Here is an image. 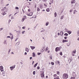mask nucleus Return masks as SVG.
Masks as SVG:
<instances>
[{
	"mask_svg": "<svg viewBox=\"0 0 79 79\" xmlns=\"http://www.w3.org/2000/svg\"><path fill=\"white\" fill-rule=\"evenodd\" d=\"M68 77V75L66 73H64L63 75V79H67Z\"/></svg>",
	"mask_w": 79,
	"mask_h": 79,
	"instance_id": "1",
	"label": "nucleus"
},
{
	"mask_svg": "<svg viewBox=\"0 0 79 79\" xmlns=\"http://www.w3.org/2000/svg\"><path fill=\"white\" fill-rule=\"evenodd\" d=\"M26 19V16H24L23 18L22 19V22H24V20H25V19Z\"/></svg>",
	"mask_w": 79,
	"mask_h": 79,
	"instance_id": "2",
	"label": "nucleus"
},
{
	"mask_svg": "<svg viewBox=\"0 0 79 79\" xmlns=\"http://www.w3.org/2000/svg\"><path fill=\"white\" fill-rule=\"evenodd\" d=\"M40 76L41 77H44V72H43L41 73L40 74Z\"/></svg>",
	"mask_w": 79,
	"mask_h": 79,
	"instance_id": "3",
	"label": "nucleus"
},
{
	"mask_svg": "<svg viewBox=\"0 0 79 79\" xmlns=\"http://www.w3.org/2000/svg\"><path fill=\"white\" fill-rule=\"evenodd\" d=\"M32 15H33V13L32 12H30L29 14H27V15L29 16H32Z\"/></svg>",
	"mask_w": 79,
	"mask_h": 79,
	"instance_id": "4",
	"label": "nucleus"
},
{
	"mask_svg": "<svg viewBox=\"0 0 79 79\" xmlns=\"http://www.w3.org/2000/svg\"><path fill=\"white\" fill-rule=\"evenodd\" d=\"M58 51H60V49H59V47L56 48V52H58Z\"/></svg>",
	"mask_w": 79,
	"mask_h": 79,
	"instance_id": "5",
	"label": "nucleus"
},
{
	"mask_svg": "<svg viewBox=\"0 0 79 79\" xmlns=\"http://www.w3.org/2000/svg\"><path fill=\"white\" fill-rule=\"evenodd\" d=\"M25 51L27 52H28L29 51V49L28 48H25Z\"/></svg>",
	"mask_w": 79,
	"mask_h": 79,
	"instance_id": "6",
	"label": "nucleus"
},
{
	"mask_svg": "<svg viewBox=\"0 0 79 79\" xmlns=\"http://www.w3.org/2000/svg\"><path fill=\"white\" fill-rule=\"evenodd\" d=\"M76 1L75 0H72L71 2V3H75Z\"/></svg>",
	"mask_w": 79,
	"mask_h": 79,
	"instance_id": "7",
	"label": "nucleus"
},
{
	"mask_svg": "<svg viewBox=\"0 0 79 79\" xmlns=\"http://www.w3.org/2000/svg\"><path fill=\"white\" fill-rule=\"evenodd\" d=\"M30 48H31V49H32V50H33V49H34L35 48V46H30Z\"/></svg>",
	"mask_w": 79,
	"mask_h": 79,
	"instance_id": "8",
	"label": "nucleus"
},
{
	"mask_svg": "<svg viewBox=\"0 0 79 79\" xmlns=\"http://www.w3.org/2000/svg\"><path fill=\"white\" fill-rule=\"evenodd\" d=\"M0 68H1L0 69V70L1 71V72H2V71H4V70L3 69V67H0Z\"/></svg>",
	"mask_w": 79,
	"mask_h": 79,
	"instance_id": "9",
	"label": "nucleus"
},
{
	"mask_svg": "<svg viewBox=\"0 0 79 79\" xmlns=\"http://www.w3.org/2000/svg\"><path fill=\"white\" fill-rule=\"evenodd\" d=\"M72 60H73V59H72V57H71L69 58V59L68 60L69 61H70L71 62Z\"/></svg>",
	"mask_w": 79,
	"mask_h": 79,
	"instance_id": "10",
	"label": "nucleus"
},
{
	"mask_svg": "<svg viewBox=\"0 0 79 79\" xmlns=\"http://www.w3.org/2000/svg\"><path fill=\"white\" fill-rule=\"evenodd\" d=\"M5 45H7V43H6V40H5L3 43Z\"/></svg>",
	"mask_w": 79,
	"mask_h": 79,
	"instance_id": "11",
	"label": "nucleus"
},
{
	"mask_svg": "<svg viewBox=\"0 0 79 79\" xmlns=\"http://www.w3.org/2000/svg\"><path fill=\"white\" fill-rule=\"evenodd\" d=\"M68 42V40H64L62 41V42H63V43H64V42Z\"/></svg>",
	"mask_w": 79,
	"mask_h": 79,
	"instance_id": "12",
	"label": "nucleus"
},
{
	"mask_svg": "<svg viewBox=\"0 0 79 79\" xmlns=\"http://www.w3.org/2000/svg\"><path fill=\"white\" fill-rule=\"evenodd\" d=\"M38 64V62H37L36 64H35L34 65V68H35L36 66H37V65Z\"/></svg>",
	"mask_w": 79,
	"mask_h": 79,
	"instance_id": "13",
	"label": "nucleus"
},
{
	"mask_svg": "<svg viewBox=\"0 0 79 79\" xmlns=\"http://www.w3.org/2000/svg\"><path fill=\"white\" fill-rule=\"evenodd\" d=\"M60 35H63V32L62 31H61L60 32Z\"/></svg>",
	"mask_w": 79,
	"mask_h": 79,
	"instance_id": "14",
	"label": "nucleus"
},
{
	"mask_svg": "<svg viewBox=\"0 0 79 79\" xmlns=\"http://www.w3.org/2000/svg\"><path fill=\"white\" fill-rule=\"evenodd\" d=\"M49 24V22H47L46 23V26H48V25Z\"/></svg>",
	"mask_w": 79,
	"mask_h": 79,
	"instance_id": "15",
	"label": "nucleus"
},
{
	"mask_svg": "<svg viewBox=\"0 0 79 79\" xmlns=\"http://www.w3.org/2000/svg\"><path fill=\"white\" fill-rule=\"evenodd\" d=\"M46 10L47 12H49L50 11V9L49 8H47Z\"/></svg>",
	"mask_w": 79,
	"mask_h": 79,
	"instance_id": "16",
	"label": "nucleus"
},
{
	"mask_svg": "<svg viewBox=\"0 0 79 79\" xmlns=\"http://www.w3.org/2000/svg\"><path fill=\"white\" fill-rule=\"evenodd\" d=\"M45 49V47H44L42 48V50L43 51H44Z\"/></svg>",
	"mask_w": 79,
	"mask_h": 79,
	"instance_id": "17",
	"label": "nucleus"
},
{
	"mask_svg": "<svg viewBox=\"0 0 79 79\" xmlns=\"http://www.w3.org/2000/svg\"><path fill=\"white\" fill-rule=\"evenodd\" d=\"M46 30L45 29H43L41 31V32H45V31Z\"/></svg>",
	"mask_w": 79,
	"mask_h": 79,
	"instance_id": "18",
	"label": "nucleus"
},
{
	"mask_svg": "<svg viewBox=\"0 0 79 79\" xmlns=\"http://www.w3.org/2000/svg\"><path fill=\"white\" fill-rule=\"evenodd\" d=\"M54 15H55V17H56V16H57V14H56V12H55L54 13Z\"/></svg>",
	"mask_w": 79,
	"mask_h": 79,
	"instance_id": "19",
	"label": "nucleus"
},
{
	"mask_svg": "<svg viewBox=\"0 0 79 79\" xmlns=\"http://www.w3.org/2000/svg\"><path fill=\"white\" fill-rule=\"evenodd\" d=\"M64 35L65 36H68V34L67 33H65L64 34Z\"/></svg>",
	"mask_w": 79,
	"mask_h": 79,
	"instance_id": "20",
	"label": "nucleus"
},
{
	"mask_svg": "<svg viewBox=\"0 0 79 79\" xmlns=\"http://www.w3.org/2000/svg\"><path fill=\"white\" fill-rule=\"evenodd\" d=\"M49 1L51 3H53V0H49Z\"/></svg>",
	"mask_w": 79,
	"mask_h": 79,
	"instance_id": "21",
	"label": "nucleus"
},
{
	"mask_svg": "<svg viewBox=\"0 0 79 79\" xmlns=\"http://www.w3.org/2000/svg\"><path fill=\"white\" fill-rule=\"evenodd\" d=\"M68 33L69 34H71V32L70 31H68Z\"/></svg>",
	"mask_w": 79,
	"mask_h": 79,
	"instance_id": "22",
	"label": "nucleus"
},
{
	"mask_svg": "<svg viewBox=\"0 0 79 79\" xmlns=\"http://www.w3.org/2000/svg\"><path fill=\"white\" fill-rule=\"evenodd\" d=\"M10 70H11V71H12V70H13V67H10Z\"/></svg>",
	"mask_w": 79,
	"mask_h": 79,
	"instance_id": "23",
	"label": "nucleus"
},
{
	"mask_svg": "<svg viewBox=\"0 0 79 79\" xmlns=\"http://www.w3.org/2000/svg\"><path fill=\"white\" fill-rule=\"evenodd\" d=\"M15 19V18H14V17H13V16H12L11 17V19Z\"/></svg>",
	"mask_w": 79,
	"mask_h": 79,
	"instance_id": "24",
	"label": "nucleus"
},
{
	"mask_svg": "<svg viewBox=\"0 0 79 79\" xmlns=\"http://www.w3.org/2000/svg\"><path fill=\"white\" fill-rule=\"evenodd\" d=\"M54 79H60L59 77H56L54 78Z\"/></svg>",
	"mask_w": 79,
	"mask_h": 79,
	"instance_id": "25",
	"label": "nucleus"
},
{
	"mask_svg": "<svg viewBox=\"0 0 79 79\" xmlns=\"http://www.w3.org/2000/svg\"><path fill=\"white\" fill-rule=\"evenodd\" d=\"M33 74L34 75H35V71H34L33 72Z\"/></svg>",
	"mask_w": 79,
	"mask_h": 79,
	"instance_id": "26",
	"label": "nucleus"
},
{
	"mask_svg": "<svg viewBox=\"0 0 79 79\" xmlns=\"http://www.w3.org/2000/svg\"><path fill=\"white\" fill-rule=\"evenodd\" d=\"M63 18H64V17H63V16H61V17H60V19H63Z\"/></svg>",
	"mask_w": 79,
	"mask_h": 79,
	"instance_id": "27",
	"label": "nucleus"
},
{
	"mask_svg": "<svg viewBox=\"0 0 79 79\" xmlns=\"http://www.w3.org/2000/svg\"><path fill=\"white\" fill-rule=\"evenodd\" d=\"M10 21H11V20L10 19H9L8 21L9 24H10Z\"/></svg>",
	"mask_w": 79,
	"mask_h": 79,
	"instance_id": "28",
	"label": "nucleus"
},
{
	"mask_svg": "<svg viewBox=\"0 0 79 79\" xmlns=\"http://www.w3.org/2000/svg\"><path fill=\"white\" fill-rule=\"evenodd\" d=\"M70 42L69 43H68V44L67 45V46H68V47H69V45H70Z\"/></svg>",
	"mask_w": 79,
	"mask_h": 79,
	"instance_id": "29",
	"label": "nucleus"
},
{
	"mask_svg": "<svg viewBox=\"0 0 79 79\" xmlns=\"http://www.w3.org/2000/svg\"><path fill=\"white\" fill-rule=\"evenodd\" d=\"M3 28L2 27V28H0V31H2V30H3Z\"/></svg>",
	"mask_w": 79,
	"mask_h": 79,
	"instance_id": "30",
	"label": "nucleus"
},
{
	"mask_svg": "<svg viewBox=\"0 0 79 79\" xmlns=\"http://www.w3.org/2000/svg\"><path fill=\"white\" fill-rule=\"evenodd\" d=\"M74 12L73 13V14H75L76 13V12H75V11H76V12H77V11H76V10H74Z\"/></svg>",
	"mask_w": 79,
	"mask_h": 79,
	"instance_id": "31",
	"label": "nucleus"
},
{
	"mask_svg": "<svg viewBox=\"0 0 79 79\" xmlns=\"http://www.w3.org/2000/svg\"><path fill=\"white\" fill-rule=\"evenodd\" d=\"M1 4H3V3H4V2H3V1H1Z\"/></svg>",
	"mask_w": 79,
	"mask_h": 79,
	"instance_id": "32",
	"label": "nucleus"
},
{
	"mask_svg": "<svg viewBox=\"0 0 79 79\" xmlns=\"http://www.w3.org/2000/svg\"><path fill=\"white\" fill-rule=\"evenodd\" d=\"M37 11H40V9H39V8L38 7V8H37Z\"/></svg>",
	"mask_w": 79,
	"mask_h": 79,
	"instance_id": "33",
	"label": "nucleus"
},
{
	"mask_svg": "<svg viewBox=\"0 0 79 79\" xmlns=\"http://www.w3.org/2000/svg\"><path fill=\"white\" fill-rule=\"evenodd\" d=\"M22 29H26V27H22Z\"/></svg>",
	"mask_w": 79,
	"mask_h": 79,
	"instance_id": "34",
	"label": "nucleus"
},
{
	"mask_svg": "<svg viewBox=\"0 0 79 79\" xmlns=\"http://www.w3.org/2000/svg\"><path fill=\"white\" fill-rule=\"evenodd\" d=\"M11 39H13V36H12L11 38H10Z\"/></svg>",
	"mask_w": 79,
	"mask_h": 79,
	"instance_id": "35",
	"label": "nucleus"
},
{
	"mask_svg": "<svg viewBox=\"0 0 79 79\" xmlns=\"http://www.w3.org/2000/svg\"><path fill=\"white\" fill-rule=\"evenodd\" d=\"M56 62H57V63H58V64H60V61H57Z\"/></svg>",
	"mask_w": 79,
	"mask_h": 79,
	"instance_id": "36",
	"label": "nucleus"
},
{
	"mask_svg": "<svg viewBox=\"0 0 79 79\" xmlns=\"http://www.w3.org/2000/svg\"><path fill=\"white\" fill-rule=\"evenodd\" d=\"M51 64H52V65H54V63L53 62H52Z\"/></svg>",
	"mask_w": 79,
	"mask_h": 79,
	"instance_id": "37",
	"label": "nucleus"
},
{
	"mask_svg": "<svg viewBox=\"0 0 79 79\" xmlns=\"http://www.w3.org/2000/svg\"><path fill=\"white\" fill-rule=\"evenodd\" d=\"M25 32V31H23L22 32V34H24V33Z\"/></svg>",
	"mask_w": 79,
	"mask_h": 79,
	"instance_id": "38",
	"label": "nucleus"
},
{
	"mask_svg": "<svg viewBox=\"0 0 79 79\" xmlns=\"http://www.w3.org/2000/svg\"><path fill=\"white\" fill-rule=\"evenodd\" d=\"M50 57L51 59L52 60V56H50Z\"/></svg>",
	"mask_w": 79,
	"mask_h": 79,
	"instance_id": "39",
	"label": "nucleus"
},
{
	"mask_svg": "<svg viewBox=\"0 0 79 79\" xmlns=\"http://www.w3.org/2000/svg\"><path fill=\"white\" fill-rule=\"evenodd\" d=\"M15 9H16V10H19V8H18V7H16L15 8Z\"/></svg>",
	"mask_w": 79,
	"mask_h": 79,
	"instance_id": "40",
	"label": "nucleus"
},
{
	"mask_svg": "<svg viewBox=\"0 0 79 79\" xmlns=\"http://www.w3.org/2000/svg\"><path fill=\"white\" fill-rule=\"evenodd\" d=\"M41 54V53H40V52H38V55H40Z\"/></svg>",
	"mask_w": 79,
	"mask_h": 79,
	"instance_id": "41",
	"label": "nucleus"
},
{
	"mask_svg": "<svg viewBox=\"0 0 79 79\" xmlns=\"http://www.w3.org/2000/svg\"><path fill=\"white\" fill-rule=\"evenodd\" d=\"M60 55H62L63 54H62V52H60Z\"/></svg>",
	"mask_w": 79,
	"mask_h": 79,
	"instance_id": "42",
	"label": "nucleus"
},
{
	"mask_svg": "<svg viewBox=\"0 0 79 79\" xmlns=\"http://www.w3.org/2000/svg\"><path fill=\"white\" fill-rule=\"evenodd\" d=\"M57 76V75H56V74H55L53 76H54V77H56Z\"/></svg>",
	"mask_w": 79,
	"mask_h": 79,
	"instance_id": "43",
	"label": "nucleus"
},
{
	"mask_svg": "<svg viewBox=\"0 0 79 79\" xmlns=\"http://www.w3.org/2000/svg\"><path fill=\"white\" fill-rule=\"evenodd\" d=\"M15 65H14V66H12V68H13V69H14V68H15Z\"/></svg>",
	"mask_w": 79,
	"mask_h": 79,
	"instance_id": "44",
	"label": "nucleus"
},
{
	"mask_svg": "<svg viewBox=\"0 0 79 79\" xmlns=\"http://www.w3.org/2000/svg\"><path fill=\"white\" fill-rule=\"evenodd\" d=\"M67 37H66V36H65V37H64V39H67Z\"/></svg>",
	"mask_w": 79,
	"mask_h": 79,
	"instance_id": "45",
	"label": "nucleus"
},
{
	"mask_svg": "<svg viewBox=\"0 0 79 79\" xmlns=\"http://www.w3.org/2000/svg\"><path fill=\"white\" fill-rule=\"evenodd\" d=\"M5 74V72H3L2 74Z\"/></svg>",
	"mask_w": 79,
	"mask_h": 79,
	"instance_id": "46",
	"label": "nucleus"
},
{
	"mask_svg": "<svg viewBox=\"0 0 79 79\" xmlns=\"http://www.w3.org/2000/svg\"><path fill=\"white\" fill-rule=\"evenodd\" d=\"M48 50V47H47L46 49V50Z\"/></svg>",
	"mask_w": 79,
	"mask_h": 79,
	"instance_id": "47",
	"label": "nucleus"
},
{
	"mask_svg": "<svg viewBox=\"0 0 79 79\" xmlns=\"http://www.w3.org/2000/svg\"><path fill=\"white\" fill-rule=\"evenodd\" d=\"M40 69V67H39V66L37 68V69Z\"/></svg>",
	"mask_w": 79,
	"mask_h": 79,
	"instance_id": "48",
	"label": "nucleus"
},
{
	"mask_svg": "<svg viewBox=\"0 0 79 79\" xmlns=\"http://www.w3.org/2000/svg\"><path fill=\"white\" fill-rule=\"evenodd\" d=\"M5 10V9L3 8L1 9V11H4Z\"/></svg>",
	"mask_w": 79,
	"mask_h": 79,
	"instance_id": "49",
	"label": "nucleus"
},
{
	"mask_svg": "<svg viewBox=\"0 0 79 79\" xmlns=\"http://www.w3.org/2000/svg\"><path fill=\"white\" fill-rule=\"evenodd\" d=\"M65 30L66 31H68V29H67V28H66L65 29Z\"/></svg>",
	"mask_w": 79,
	"mask_h": 79,
	"instance_id": "50",
	"label": "nucleus"
},
{
	"mask_svg": "<svg viewBox=\"0 0 79 79\" xmlns=\"http://www.w3.org/2000/svg\"><path fill=\"white\" fill-rule=\"evenodd\" d=\"M76 50L75 51H73L72 52V53H76Z\"/></svg>",
	"mask_w": 79,
	"mask_h": 79,
	"instance_id": "51",
	"label": "nucleus"
},
{
	"mask_svg": "<svg viewBox=\"0 0 79 79\" xmlns=\"http://www.w3.org/2000/svg\"><path fill=\"white\" fill-rule=\"evenodd\" d=\"M18 38H17L15 39V41H17L18 40Z\"/></svg>",
	"mask_w": 79,
	"mask_h": 79,
	"instance_id": "52",
	"label": "nucleus"
},
{
	"mask_svg": "<svg viewBox=\"0 0 79 79\" xmlns=\"http://www.w3.org/2000/svg\"><path fill=\"white\" fill-rule=\"evenodd\" d=\"M27 55V52H25L24 53V55Z\"/></svg>",
	"mask_w": 79,
	"mask_h": 79,
	"instance_id": "53",
	"label": "nucleus"
},
{
	"mask_svg": "<svg viewBox=\"0 0 79 79\" xmlns=\"http://www.w3.org/2000/svg\"><path fill=\"white\" fill-rule=\"evenodd\" d=\"M77 35H79V31H78V32H77Z\"/></svg>",
	"mask_w": 79,
	"mask_h": 79,
	"instance_id": "54",
	"label": "nucleus"
},
{
	"mask_svg": "<svg viewBox=\"0 0 79 79\" xmlns=\"http://www.w3.org/2000/svg\"><path fill=\"white\" fill-rule=\"evenodd\" d=\"M18 13H19V12H16L15 14L16 15L17 14H18Z\"/></svg>",
	"mask_w": 79,
	"mask_h": 79,
	"instance_id": "55",
	"label": "nucleus"
},
{
	"mask_svg": "<svg viewBox=\"0 0 79 79\" xmlns=\"http://www.w3.org/2000/svg\"><path fill=\"white\" fill-rule=\"evenodd\" d=\"M61 48H62V47H59V50H60V49H61Z\"/></svg>",
	"mask_w": 79,
	"mask_h": 79,
	"instance_id": "56",
	"label": "nucleus"
},
{
	"mask_svg": "<svg viewBox=\"0 0 79 79\" xmlns=\"http://www.w3.org/2000/svg\"><path fill=\"white\" fill-rule=\"evenodd\" d=\"M73 11L72 10H70L69 11V12H70V13H71V12H72Z\"/></svg>",
	"mask_w": 79,
	"mask_h": 79,
	"instance_id": "57",
	"label": "nucleus"
},
{
	"mask_svg": "<svg viewBox=\"0 0 79 79\" xmlns=\"http://www.w3.org/2000/svg\"><path fill=\"white\" fill-rule=\"evenodd\" d=\"M7 38H10V36H7Z\"/></svg>",
	"mask_w": 79,
	"mask_h": 79,
	"instance_id": "58",
	"label": "nucleus"
},
{
	"mask_svg": "<svg viewBox=\"0 0 79 79\" xmlns=\"http://www.w3.org/2000/svg\"><path fill=\"white\" fill-rule=\"evenodd\" d=\"M10 35H12V36H13V34L10 33Z\"/></svg>",
	"mask_w": 79,
	"mask_h": 79,
	"instance_id": "59",
	"label": "nucleus"
},
{
	"mask_svg": "<svg viewBox=\"0 0 79 79\" xmlns=\"http://www.w3.org/2000/svg\"><path fill=\"white\" fill-rule=\"evenodd\" d=\"M44 5L45 6H47L45 4H44Z\"/></svg>",
	"mask_w": 79,
	"mask_h": 79,
	"instance_id": "60",
	"label": "nucleus"
},
{
	"mask_svg": "<svg viewBox=\"0 0 79 79\" xmlns=\"http://www.w3.org/2000/svg\"><path fill=\"white\" fill-rule=\"evenodd\" d=\"M32 57H30V60H31V59H32Z\"/></svg>",
	"mask_w": 79,
	"mask_h": 79,
	"instance_id": "61",
	"label": "nucleus"
},
{
	"mask_svg": "<svg viewBox=\"0 0 79 79\" xmlns=\"http://www.w3.org/2000/svg\"><path fill=\"white\" fill-rule=\"evenodd\" d=\"M72 56H74V54L73 53H72Z\"/></svg>",
	"mask_w": 79,
	"mask_h": 79,
	"instance_id": "62",
	"label": "nucleus"
},
{
	"mask_svg": "<svg viewBox=\"0 0 79 79\" xmlns=\"http://www.w3.org/2000/svg\"><path fill=\"white\" fill-rule=\"evenodd\" d=\"M32 56H33V57H35V55H32Z\"/></svg>",
	"mask_w": 79,
	"mask_h": 79,
	"instance_id": "63",
	"label": "nucleus"
},
{
	"mask_svg": "<svg viewBox=\"0 0 79 79\" xmlns=\"http://www.w3.org/2000/svg\"><path fill=\"white\" fill-rule=\"evenodd\" d=\"M32 54H33V55H35V53H34V52H33V53H32Z\"/></svg>",
	"mask_w": 79,
	"mask_h": 79,
	"instance_id": "64",
	"label": "nucleus"
}]
</instances>
